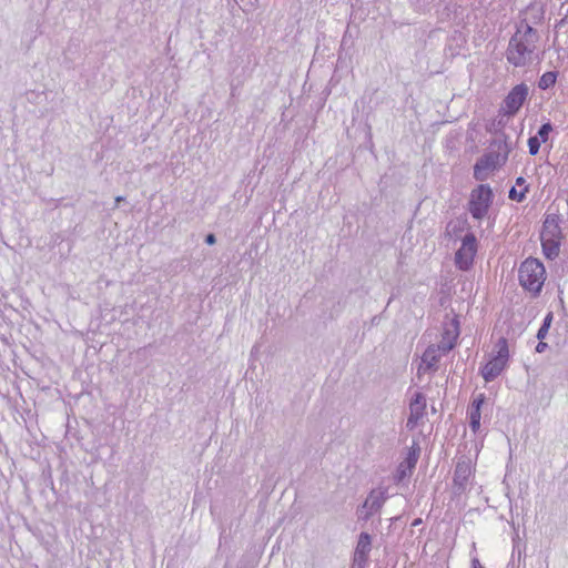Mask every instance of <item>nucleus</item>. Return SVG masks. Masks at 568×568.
I'll list each match as a JSON object with an SVG mask.
<instances>
[{
  "mask_svg": "<svg viewBox=\"0 0 568 568\" xmlns=\"http://www.w3.org/2000/svg\"><path fill=\"white\" fill-rule=\"evenodd\" d=\"M537 41V31L528 23L523 24L509 40L508 62L515 67H525L530 63Z\"/></svg>",
  "mask_w": 568,
  "mask_h": 568,
  "instance_id": "f257e3e1",
  "label": "nucleus"
},
{
  "mask_svg": "<svg viewBox=\"0 0 568 568\" xmlns=\"http://www.w3.org/2000/svg\"><path fill=\"white\" fill-rule=\"evenodd\" d=\"M510 150L505 138L495 139L490 144L489 152L477 160L474 166V178L477 181H485L488 178V171H494L506 163Z\"/></svg>",
  "mask_w": 568,
  "mask_h": 568,
  "instance_id": "f03ea898",
  "label": "nucleus"
},
{
  "mask_svg": "<svg viewBox=\"0 0 568 568\" xmlns=\"http://www.w3.org/2000/svg\"><path fill=\"white\" fill-rule=\"evenodd\" d=\"M545 267L537 258H527L518 271L520 285L532 292L539 293L545 282Z\"/></svg>",
  "mask_w": 568,
  "mask_h": 568,
  "instance_id": "7ed1b4c3",
  "label": "nucleus"
},
{
  "mask_svg": "<svg viewBox=\"0 0 568 568\" xmlns=\"http://www.w3.org/2000/svg\"><path fill=\"white\" fill-rule=\"evenodd\" d=\"M496 348L497 354L481 369L483 378L486 382H491L500 375L509 357L508 344L505 337L498 339Z\"/></svg>",
  "mask_w": 568,
  "mask_h": 568,
  "instance_id": "20e7f679",
  "label": "nucleus"
},
{
  "mask_svg": "<svg viewBox=\"0 0 568 568\" xmlns=\"http://www.w3.org/2000/svg\"><path fill=\"white\" fill-rule=\"evenodd\" d=\"M493 191L489 185L480 184L470 193L469 212L476 220H481L493 203Z\"/></svg>",
  "mask_w": 568,
  "mask_h": 568,
  "instance_id": "39448f33",
  "label": "nucleus"
},
{
  "mask_svg": "<svg viewBox=\"0 0 568 568\" xmlns=\"http://www.w3.org/2000/svg\"><path fill=\"white\" fill-rule=\"evenodd\" d=\"M477 252V240L474 233H467L462 241V246L455 254V263L458 268L467 271L474 262Z\"/></svg>",
  "mask_w": 568,
  "mask_h": 568,
  "instance_id": "423d86ee",
  "label": "nucleus"
},
{
  "mask_svg": "<svg viewBox=\"0 0 568 568\" xmlns=\"http://www.w3.org/2000/svg\"><path fill=\"white\" fill-rule=\"evenodd\" d=\"M459 321L457 315L446 314L445 322L443 324L442 341L437 344L442 348L443 354L449 353L456 345V341L459 336Z\"/></svg>",
  "mask_w": 568,
  "mask_h": 568,
  "instance_id": "0eeeda50",
  "label": "nucleus"
},
{
  "mask_svg": "<svg viewBox=\"0 0 568 568\" xmlns=\"http://www.w3.org/2000/svg\"><path fill=\"white\" fill-rule=\"evenodd\" d=\"M473 475L471 460L468 457L463 456L454 471V491L455 494H462L467 489L469 479Z\"/></svg>",
  "mask_w": 568,
  "mask_h": 568,
  "instance_id": "6e6552de",
  "label": "nucleus"
},
{
  "mask_svg": "<svg viewBox=\"0 0 568 568\" xmlns=\"http://www.w3.org/2000/svg\"><path fill=\"white\" fill-rule=\"evenodd\" d=\"M443 355L444 354L442 353V348H439V345H429L422 355L417 374L420 375L427 372L437 371V364Z\"/></svg>",
  "mask_w": 568,
  "mask_h": 568,
  "instance_id": "1a4fd4ad",
  "label": "nucleus"
},
{
  "mask_svg": "<svg viewBox=\"0 0 568 568\" xmlns=\"http://www.w3.org/2000/svg\"><path fill=\"white\" fill-rule=\"evenodd\" d=\"M372 549V537L368 532H361L354 552L353 568H364Z\"/></svg>",
  "mask_w": 568,
  "mask_h": 568,
  "instance_id": "9d476101",
  "label": "nucleus"
},
{
  "mask_svg": "<svg viewBox=\"0 0 568 568\" xmlns=\"http://www.w3.org/2000/svg\"><path fill=\"white\" fill-rule=\"evenodd\" d=\"M426 409V397L422 393H416L409 403V417L406 426L414 429L423 418Z\"/></svg>",
  "mask_w": 568,
  "mask_h": 568,
  "instance_id": "9b49d317",
  "label": "nucleus"
},
{
  "mask_svg": "<svg viewBox=\"0 0 568 568\" xmlns=\"http://www.w3.org/2000/svg\"><path fill=\"white\" fill-rule=\"evenodd\" d=\"M527 94L528 89L525 84H519L513 88V90L508 93V95L505 99L507 113L510 115L515 114L525 102Z\"/></svg>",
  "mask_w": 568,
  "mask_h": 568,
  "instance_id": "f8f14e48",
  "label": "nucleus"
},
{
  "mask_svg": "<svg viewBox=\"0 0 568 568\" xmlns=\"http://www.w3.org/2000/svg\"><path fill=\"white\" fill-rule=\"evenodd\" d=\"M388 496L384 490H372L363 504V509H369V514L378 513Z\"/></svg>",
  "mask_w": 568,
  "mask_h": 568,
  "instance_id": "ddd939ff",
  "label": "nucleus"
},
{
  "mask_svg": "<svg viewBox=\"0 0 568 568\" xmlns=\"http://www.w3.org/2000/svg\"><path fill=\"white\" fill-rule=\"evenodd\" d=\"M561 230L554 216H547L542 230L540 233V240H559L560 241Z\"/></svg>",
  "mask_w": 568,
  "mask_h": 568,
  "instance_id": "4468645a",
  "label": "nucleus"
},
{
  "mask_svg": "<svg viewBox=\"0 0 568 568\" xmlns=\"http://www.w3.org/2000/svg\"><path fill=\"white\" fill-rule=\"evenodd\" d=\"M544 254L547 258H555L559 255L560 241L559 240H540Z\"/></svg>",
  "mask_w": 568,
  "mask_h": 568,
  "instance_id": "2eb2a0df",
  "label": "nucleus"
},
{
  "mask_svg": "<svg viewBox=\"0 0 568 568\" xmlns=\"http://www.w3.org/2000/svg\"><path fill=\"white\" fill-rule=\"evenodd\" d=\"M420 454V447L417 443H413L412 447L409 448L406 458L402 462L406 468L414 469L416 467V464L418 462Z\"/></svg>",
  "mask_w": 568,
  "mask_h": 568,
  "instance_id": "dca6fc26",
  "label": "nucleus"
},
{
  "mask_svg": "<svg viewBox=\"0 0 568 568\" xmlns=\"http://www.w3.org/2000/svg\"><path fill=\"white\" fill-rule=\"evenodd\" d=\"M556 80H557L556 72H552V71L546 72L540 77L539 82H538V88L541 90H547L555 85Z\"/></svg>",
  "mask_w": 568,
  "mask_h": 568,
  "instance_id": "f3484780",
  "label": "nucleus"
},
{
  "mask_svg": "<svg viewBox=\"0 0 568 568\" xmlns=\"http://www.w3.org/2000/svg\"><path fill=\"white\" fill-rule=\"evenodd\" d=\"M412 471L413 469L410 468H406V466L400 463L397 467V470H396V474H395V481L396 483H400L403 481L406 477H409L412 475Z\"/></svg>",
  "mask_w": 568,
  "mask_h": 568,
  "instance_id": "a211bd4d",
  "label": "nucleus"
},
{
  "mask_svg": "<svg viewBox=\"0 0 568 568\" xmlns=\"http://www.w3.org/2000/svg\"><path fill=\"white\" fill-rule=\"evenodd\" d=\"M469 426L474 432L478 430V428L480 427V412H469Z\"/></svg>",
  "mask_w": 568,
  "mask_h": 568,
  "instance_id": "6ab92c4d",
  "label": "nucleus"
},
{
  "mask_svg": "<svg viewBox=\"0 0 568 568\" xmlns=\"http://www.w3.org/2000/svg\"><path fill=\"white\" fill-rule=\"evenodd\" d=\"M551 131H552V125L549 122H547L539 128L536 136H539V140L541 142H547L548 136Z\"/></svg>",
  "mask_w": 568,
  "mask_h": 568,
  "instance_id": "aec40b11",
  "label": "nucleus"
},
{
  "mask_svg": "<svg viewBox=\"0 0 568 568\" xmlns=\"http://www.w3.org/2000/svg\"><path fill=\"white\" fill-rule=\"evenodd\" d=\"M541 141L539 136H530L528 140L529 153L536 155L539 152Z\"/></svg>",
  "mask_w": 568,
  "mask_h": 568,
  "instance_id": "412c9836",
  "label": "nucleus"
},
{
  "mask_svg": "<svg viewBox=\"0 0 568 568\" xmlns=\"http://www.w3.org/2000/svg\"><path fill=\"white\" fill-rule=\"evenodd\" d=\"M528 191V186H525L519 193L517 192L516 187L513 186L509 191V199L517 200L518 202H521L525 199V194Z\"/></svg>",
  "mask_w": 568,
  "mask_h": 568,
  "instance_id": "4be33fe9",
  "label": "nucleus"
},
{
  "mask_svg": "<svg viewBox=\"0 0 568 568\" xmlns=\"http://www.w3.org/2000/svg\"><path fill=\"white\" fill-rule=\"evenodd\" d=\"M484 403V395L480 394L477 398L473 400L471 409L470 410H477L480 412V407Z\"/></svg>",
  "mask_w": 568,
  "mask_h": 568,
  "instance_id": "5701e85b",
  "label": "nucleus"
},
{
  "mask_svg": "<svg viewBox=\"0 0 568 568\" xmlns=\"http://www.w3.org/2000/svg\"><path fill=\"white\" fill-rule=\"evenodd\" d=\"M358 519L367 521L374 514H369V509H358Z\"/></svg>",
  "mask_w": 568,
  "mask_h": 568,
  "instance_id": "b1692460",
  "label": "nucleus"
},
{
  "mask_svg": "<svg viewBox=\"0 0 568 568\" xmlns=\"http://www.w3.org/2000/svg\"><path fill=\"white\" fill-rule=\"evenodd\" d=\"M547 333H548V328H546L545 326L541 325V327L539 328V331L537 333V338L539 341H542L546 337Z\"/></svg>",
  "mask_w": 568,
  "mask_h": 568,
  "instance_id": "393cba45",
  "label": "nucleus"
},
{
  "mask_svg": "<svg viewBox=\"0 0 568 568\" xmlns=\"http://www.w3.org/2000/svg\"><path fill=\"white\" fill-rule=\"evenodd\" d=\"M216 242V237L214 234L210 233L205 236V243L209 245H213Z\"/></svg>",
  "mask_w": 568,
  "mask_h": 568,
  "instance_id": "a878e982",
  "label": "nucleus"
},
{
  "mask_svg": "<svg viewBox=\"0 0 568 568\" xmlns=\"http://www.w3.org/2000/svg\"><path fill=\"white\" fill-rule=\"evenodd\" d=\"M551 321H552V314H551V313H549V314H547V316L545 317L544 323H542V326H545L546 328H548V329H549L550 324H551Z\"/></svg>",
  "mask_w": 568,
  "mask_h": 568,
  "instance_id": "bb28decb",
  "label": "nucleus"
},
{
  "mask_svg": "<svg viewBox=\"0 0 568 568\" xmlns=\"http://www.w3.org/2000/svg\"><path fill=\"white\" fill-rule=\"evenodd\" d=\"M546 347H547V344L544 343L542 341H539V343L536 346V352L542 353L546 349Z\"/></svg>",
  "mask_w": 568,
  "mask_h": 568,
  "instance_id": "cd10ccee",
  "label": "nucleus"
},
{
  "mask_svg": "<svg viewBox=\"0 0 568 568\" xmlns=\"http://www.w3.org/2000/svg\"><path fill=\"white\" fill-rule=\"evenodd\" d=\"M471 567H473V568H484V567L481 566L480 561H479L477 558H474V559L471 560Z\"/></svg>",
  "mask_w": 568,
  "mask_h": 568,
  "instance_id": "c85d7f7f",
  "label": "nucleus"
},
{
  "mask_svg": "<svg viewBox=\"0 0 568 568\" xmlns=\"http://www.w3.org/2000/svg\"><path fill=\"white\" fill-rule=\"evenodd\" d=\"M525 183H526V181H525V179L523 176L517 178L516 185H518V186H523L524 185V187H525V186H527Z\"/></svg>",
  "mask_w": 568,
  "mask_h": 568,
  "instance_id": "c756f323",
  "label": "nucleus"
},
{
  "mask_svg": "<svg viewBox=\"0 0 568 568\" xmlns=\"http://www.w3.org/2000/svg\"><path fill=\"white\" fill-rule=\"evenodd\" d=\"M124 201V197L123 196H116L115 197V206L119 205V203L123 202Z\"/></svg>",
  "mask_w": 568,
  "mask_h": 568,
  "instance_id": "7c9ffc66",
  "label": "nucleus"
}]
</instances>
